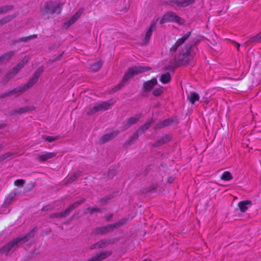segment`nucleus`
Listing matches in <instances>:
<instances>
[{
  "mask_svg": "<svg viewBox=\"0 0 261 261\" xmlns=\"http://www.w3.org/2000/svg\"><path fill=\"white\" fill-rule=\"evenodd\" d=\"M43 71V67H39L36 70L33 76L29 79L27 83L22 86L17 87L12 90L2 94L1 95L0 98H5L13 94H16L17 95H20L23 92L32 87L37 82L39 77L42 74Z\"/></svg>",
  "mask_w": 261,
  "mask_h": 261,
  "instance_id": "f257e3e1",
  "label": "nucleus"
},
{
  "mask_svg": "<svg viewBox=\"0 0 261 261\" xmlns=\"http://www.w3.org/2000/svg\"><path fill=\"white\" fill-rule=\"evenodd\" d=\"M34 236V229L29 232L27 235L17 238L9 242L3 248L2 251L6 254L14 251L19 245L31 240Z\"/></svg>",
  "mask_w": 261,
  "mask_h": 261,
  "instance_id": "f03ea898",
  "label": "nucleus"
},
{
  "mask_svg": "<svg viewBox=\"0 0 261 261\" xmlns=\"http://www.w3.org/2000/svg\"><path fill=\"white\" fill-rule=\"evenodd\" d=\"M150 69L151 68L150 67H145L144 66H134L130 68L125 74L122 82L112 89V92H115L120 89L124 85L125 83L134 75Z\"/></svg>",
  "mask_w": 261,
  "mask_h": 261,
  "instance_id": "7ed1b4c3",
  "label": "nucleus"
},
{
  "mask_svg": "<svg viewBox=\"0 0 261 261\" xmlns=\"http://www.w3.org/2000/svg\"><path fill=\"white\" fill-rule=\"evenodd\" d=\"M195 54V49L192 48V45H187L183 48L182 53L176 57V60L181 63L188 64L194 59Z\"/></svg>",
  "mask_w": 261,
  "mask_h": 261,
  "instance_id": "20e7f679",
  "label": "nucleus"
},
{
  "mask_svg": "<svg viewBox=\"0 0 261 261\" xmlns=\"http://www.w3.org/2000/svg\"><path fill=\"white\" fill-rule=\"evenodd\" d=\"M127 220V219L124 218L113 224H110L105 226L97 227L94 230V233L96 234H105L113 230L115 228H117L123 225Z\"/></svg>",
  "mask_w": 261,
  "mask_h": 261,
  "instance_id": "39448f33",
  "label": "nucleus"
},
{
  "mask_svg": "<svg viewBox=\"0 0 261 261\" xmlns=\"http://www.w3.org/2000/svg\"><path fill=\"white\" fill-rule=\"evenodd\" d=\"M168 22H175L179 24H182L185 21L178 16L175 12L168 11L166 12L160 20V24H164Z\"/></svg>",
  "mask_w": 261,
  "mask_h": 261,
  "instance_id": "423d86ee",
  "label": "nucleus"
},
{
  "mask_svg": "<svg viewBox=\"0 0 261 261\" xmlns=\"http://www.w3.org/2000/svg\"><path fill=\"white\" fill-rule=\"evenodd\" d=\"M61 11L62 7L60 4L53 2H48L45 3L42 12L44 14H53L60 13Z\"/></svg>",
  "mask_w": 261,
  "mask_h": 261,
  "instance_id": "0eeeda50",
  "label": "nucleus"
},
{
  "mask_svg": "<svg viewBox=\"0 0 261 261\" xmlns=\"http://www.w3.org/2000/svg\"><path fill=\"white\" fill-rule=\"evenodd\" d=\"M114 103V102L112 99L108 101H103L96 103L88 112V114L89 115H92L97 112L107 110Z\"/></svg>",
  "mask_w": 261,
  "mask_h": 261,
  "instance_id": "6e6552de",
  "label": "nucleus"
},
{
  "mask_svg": "<svg viewBox=\"0 0 261 261\" xmlns=\"http://www.w3.org/2000/svg\"><path fill=\"white\" fill-rule=\"evenodd\" d=\"M153 122L152 120L147 122L143 125L141 126L138 130L134 133V134L126 141L125 143L127 145H130L133 143V142L137 140L139 137V133H144L150 126L151 124Z\"/></svg>",
  "mask_w": 261,
  "mask_h": 261,
  "instance_id": "1a4fd4ad",
  "label": "nucleus"
},
{
  "mask_svg": "<svg viewBox=\"0 0 261 261\" xmlns=\"http://www.w3.org/2000/svg\"><path fill=\"white\" fill-rule=\"evenodd\" d=\"M195 0H173L169 3V4L175 9L179 7H185L193 3Z\"/></svg>",
  "mask_w": 261,
  "mask_h": 261,
  "instance_id": "9d476101",
  "label": "nucleus"
},
{
  "mask_svg": "<svg viewBox=\"0 0 261 261\" xmlns=\"http://www.w3.org/2000/svg\"><path fill=\"white\" fill-rule=\"evenodd\" d=\"M83 11V9H79L69 19L64 22V28L67 29L74 24L81 16Z\"/></svg>",
  "mask_w": 261,
  "mask_h": 261,
  "instance_id": "9b49d317",
  "label": "nucleus"
},
{
  "mask_svg": "<svg viewBox=\"0 0 261 261\" xmlns=\"http://www.w3.org/2000/svg\"><path fill=\"white\" fill-rule=\"evenodd\" d=\"M82 202L76 201L73 204L70 205L64 212L55 214L54 215L56 217H64L69 214L70 212L79 205Z\"/></svg>",
  "mask_w": 261,
  "mask_h": 261,
  "instance_id": "f8f14e48",
  "label": "nucleus"
},
{
  "mask_svg": "<svg viewBox=\"0 0 261 261\" xmlns=\"http://www.w3.org/2000/svg\"><path fill=\"white\" fill-rule=\"evenodd\" d=\"M111 254V252L109 251L102 252L93 256L87 261H101L109 256Z\"/></svg>",
  "mask_w": 261,
  "mask_h": 261,
  "instance_id": "ddd939ff",
  "label": "nucleus"
},
{
  "mask_svg": "<svg viewBox=\"0 0 261 261\" xmlns=\"http://www.w3.org/2000/svg\"><path fill=\"white\" fill-rule=\"evenodd\" d=\"M155 25L156 24H155V22H152L149 28H148V29L147 30L146 33H145L144 39L143 40V42L142 43L143 44H144V45L147 44L148 43V42L149 41L150 37L151 36V35L152 34L153 31L155 28Z\"/></svg>",
  "mask_w": 261,
  "mask_h": 261,
  "instance_id": "4468645a",
  "label": "nucleus"
},
{
  "mask_svg": "<svg viewBox=\"0 0 261 261\" xmlns=\"http://www.w3.org/2000/svg\"><path fill=\"white\" fill-rule=\"evenodd\" d=\"M111 243V240H100V241L97 242L96 243H95L91 245L90 247V249L91 250L94 249L95 248H102L103 247H107L109 244Z\"/></svg>",
  "mask_w": 261,
  "mask_h": 261,
  "instance_id": "2eb2a0df",
  "label": "nucleus"
},
{
  "mask_svg": "<svg viewBox=\"0 0 261 261\" xmlns=\"http://www.w3.org/2000/svg\"><path fill=\"white\" fill-rule=\"evenodd\" d=\"M157 84L156 78H152L151 80L144 82L143 84L144 90L146 91H150Z\"/></svg>",
  "mask_w": 261,
  "mask_h": 261,
  "instance_id": "dca6fc26",
  "label": "nucleus"
},
{
  "mask_svg": "<svg viewBox=\"0 0 261 261\" xmlns=\"http://www.w3.org/2000/svg\"><path fill=\"white\" fill-rule=\"evenodd\" d=\"M56 155V153L51 152H44L42 154L38 155L39 161L44 162L48 159H52Z\"/></svg>",
  "mask_w": 261,
  "mask_h": 261,
  "instance_id": "f3484780",
  "label": "nucleus"
},
{
  "mask_svg": "<svg viewBox=\"0 0 261 261\" xmlns=\"http://www.w3.org/2000/svg\"><path fill=\"white\" fill-rule=\"evenodd\" d=\"M13 55V51H9L0 56V64H4L7 63V62Z\"/></svg>",
  "mask_w": 261,
  "mask_h": 261,
  "instance_id": "a211bd4d",
  "label": "nucleus"
},
{
  "mask_svg": "<svg viewBox=\"0 0 261 261\" xmlns=\"http://www.w3.org/2000/svg\"><path fill=\"white\" fill-rule=\"evenodd\" d=\"M252 205L250 200L242 201L238 203V206L242 212H245Z\"/></svg>",
  "mask_w": 261,
  "mask_h": 261,
  "instance_id": "6ab92c4d",
  "label": "nucleus"
},
{
  "mask_svg": "<svg viewBox=\"0 0 261 261\" xmlns=\"http://www.w3.org/2000/svg\"><path fill=\"white\" fill-rule=\"evenodd\" d=\"M138 116L132 117L126 120L124 122V125L126 128H128L132 125L136 123L139 119Z\"/></svg>",
  "mask_w": 261,
  "mask_h": 261,
  "instance_id": "aec40b11",
  "label": "nucleus"
},
{
  "mask_svg": "<svg viewBox=\"0 0 261 261\" xmlns=\"http://www.w3.org/2000/svg\"><path fill=\"white\" fill-rule=\"evenodd\" d=\"M116 134L113 132L103 135L100 139V143L103 144L111 140L116 136Z\"/></svg>",
  "mask_w": 261,
  "mask_h": 261,
  "instance_id": "412c9836",
  "label": "nucleus"
},
{
  "mask_svg": "<svg viewBox=\"0 0 261 261\" xmlns=\"http://www.w3.org/2000/svg\"><path fill=\"white\" fill-rule=\"evenodd\" d=\"M188 99L192 104H194L195 101L199 100V95L195 92H192L188 95Z\"/></svg>",
  "mask_w": 261,
  "mask_h": 261,
  "instance_id": "4be33fe9",
  "label": "nucleus"
},
{
  "mask_svg": "<svg viewBox=\"0 0 261 261\" xmlns=\"http://www.w3.org/2000/svg\"><path fill=\"white\" fill-rule=\"evenodd\" d=\"M171 79V74L169 72H166L160 76V81L162 83L165 84L169 83Z\"/></svg>",
  "mask_w": 261,
  "mask_h": 261,
  "instance_id": "5701e85b",
  "label": "nucleus"
},
{
  "mask_svg": "<svg viewBox=\"0 0 261 261\" xmlns=\"http://www.w3.org/2000/svg\"><path fill=\"white\" fill-rule=\"evenodd\" d=\"M21 67V66H15L14 68L13 71L12 73L11 72L8 73L7 74L6 78L4 79V81H5L4 84H6V83H7L9 81L10 78H11V77L15 75L18 72V71L20 69Z\"/></svg>",
  "mask_w": 261,
  "mask_h": 261,
  "instance_id": "b1692460",
  "label": "nucleus"
},
{
  "mask_svg": "<svg viewBox=\"0 0 261 261\" xmlns=\"http://www.w3.org/2000/svg\"><path fill=\"white\" fill-rule=\"evenodd\" d=\"M169 140L170 139L168 136L163 137V138L156 141L153 144V146L154 147H159L162 144L168 142Z\"/></svg>",
  "mask_w": 261,
  "mask_h": 261,
  "instance_id": "393cba45",
  "label": "nucleus"
},
{
  "mask_svg": "<svg viewBox=\"0 0 261 261\" xmlns=\"http://www.w3.org/2000/svg\"><path fill=\"white\" fill-rule=\"evenodd\" d=\"M221 179L224 181H229L232 179V176L229 171H225L222 174Z\"/></svg>",
  "mask_w": 261,
  "mask_h": 261,
  "instance_id": "a878e982",
  "label": "nucleus"
},
{
  "mask_svg": "<svg viewBox=\"0 0 261 261\" xmlns=\"http://www.w3.org/2000/svg\"><path fill=\"white\" fill-rule=\"evenodd\" d=\"M16 195L17 193L15 191V190L11 192L6 197L5 199V202L10 203L11 202V201L15 198Z\"/></svg>",
  "mask_w": 261,
  "mask_h": 261,
  "instance_id": "bb28decb",
  "label": "nucleus"
},
{
  "mask_svg": "<svg viewBox=\"0 0 261 261\" xmlns=\"http://www.w3.org/2000/svg\"><path fill=\"white\" fill-rule=\"evenodd\" d=\"M42 138L44 140L47 141L49 142H54V141L59 139L60 138V136H48L44 135V136H43Z\"/></svg>",
  "mask_w": 261,
  "mask_h": 261,
  "instance_id": "cd10ccee",
  "label": "nucleus"
},
{
  "mask_svg": "<svg viewBox=\"0 0 261 261\" xmlns=\"http://www.w3.org/2000/svg\"><path fill=\"white\" fill-rule=\"evenodd\" d=\"M191 35V32H189L187 34H185L181 38H179L177 40L178 44L181 45L185 41L190 37Z\"/></svg>",
  "mask_w": 261,
  "mask_h": 261,
  "instance_id": "c85d7f7f",
  "label": "nucleus"
},
{
  "mask_svg": "<svg viewBox=\"0 0 261 261\" xmlns=\"http://www.w3.org/2000/svg\"><path fill=\"white\" fill-rule=\"evenodd\" d=\"M163 92V88L162 87L155 89L153 91V95L155 96L161 95Z\"/></svg>",
  "mask_w": 261,
  "mask_h": 261,
  "instance_id": "c756f323",
  "label": "nucleus"
},
{
  "mask_svg": "<svg viewBox=\"0 0 261 261\" xmlns=\"http://www.w3.org/2000/svg\"><path fill=\"white\" fill-rule=\"evenodd\" d=\"M82 173L80 171L75 173L72 176H71L68 179V182H71L75 180L77 178L80 177Z\"/></svg>",
  "mask_w": 261,
  "mask_h": 261,
  "instance_id": "7c9ffc66",
  "label": "nucleus"
},
{
  "mask_svg": "<svg viewBox=\"0 0 261 261\" xmlns=\"http://www.w3.org/2000/svg\"><path fill=\"white\" fill-rule=\"evenodd\" d=\"M36 37H37L36 35H31V36H29L27 37L21 38L20 39V40L21 42H28V41H30L32 39L36 38Z\"/></svg>",
  "mask_w": 261,
  "mask_h": 261,
  "instance_id": "2f4dec72",
  "label": "nucleus"
},
{
  "mask_svg": "<svg viewBox=\"0 0 261 261\" xmlns=\"http://www.w3.org/2000/svg\"><path fill=\"white\" fill-rule=\"evenodd\" d=\"M11 6H3L0 7V14L7 12L9 10L12 9Z\"/></svg>",
  "mask_w": 261,
  "mask_h": 261,
  "instance_id": "473e14b6",
  "label": "nucleus"
},
{
  "mask_svg": "<svg viewBox=\"0 0 261 261\" xmlns=\"http://www.w3.org/2000/svg\"><path fill=\"white\" fill-rule=\"evenodd\" d=\"M87 212L92 214L96 212H100V209L98 208L95 207H88L87 210Z\"/></svg>",
  "mask_w": 261,
  "mask_h": 261,
  "instance_id": "72a5a7b5",
  "label": "nucleus"
},
{
  "mask_svg": "<svg viewBox=\"0 0 261 261\" xmlns=\"http://www.w3.org/2000/svg\"><path fill=\"white\" fill-rule=\"evenodd\" d=\"M24 183V180L22 179H17L14 182V184L16 186H22Z\"/></svg>",
  "mask_w": 261,
  "mask_h": 261,
  "instance_id": "f704fd0d",
  "label": "nucleus"
},
{
  "mask_svg": "<svg viewBox=\"0 0 261 261\" xmlns=\"http://www.w3.org/2000/svg\"><path fill=\"white\" fill-rule=\"evenodd\" d=\"M181 45L180 44H178V42L176 41L175 43L170 48V50L172 52H175L177 50V48Z\"/></svg>",
  "mask_w": 261,
  "mask_h": 261,
  "instance_id": "c9c22d12",
  "label": "nucleus"
},
{
  "mask_svg": "<svg viewBox=\"0 0 261 261\" xmlns=\"http://www.w3.org/2000/svg\"><path fill=\"white\" fill-rule=\"evenodd\" d=\"M10 156V153H5L0 156V163Z\"/></svg>",
  "mask_w": 261,
  "mask_h": 261,
  "instance_id": "e433bc0d",
  "label": "nucleus"
},
{
  "mask_svg": "<svg viewBox=\"0 0 261 261\" xmlns=\"http://www.w3.org/2000/svg\"><path fill=\"white\" fill-rule=\"evenodd\" d=\"M12 19V17L10 16H8L4 18L2 20L0 21V23L3 24V23H6L8 21H9L11 19Z\"/></svg>",
  "mask_w": 261,
  "mask_h": 261,
  "instance_id": "4c0bfd02",
  "label": "nucleus"
},
{
  "mask_svg": "<svg viewBox=\"0 0 261 261\" xmlns=\"http://www.w3.org/2000/svg\"><path fill=\"white\" fill-rule=\"evenodd\" d=\"M172 122V121L170 120L169 119L165 120L162 124L163 126H168L170 124V122Z\"/></svg>",
  "mask_w": 261,
  "mask_h": 261,
  "instance_id": "58836bf2",
  "label": "nucleus"
},
{
  "mask_svg": "<svg viewBox=\"0 0 261 261\" xmlns=\"http://www.w3.org/2000/svg\"><path fill=\"white\" fill-rule=\"evenodd\" d=\"M28 110V109L27 108H21L19 109L18 111V112L19 113H22L27 112Z\"/></svg>",
  "mask_w": 261,
  "mask_h": 261,
  "instance_id": "ea45409f",
  "label": "nucleus"
},
{
  "mask_svg": "<svg viewBox=\"0 0 261 261\" xmlns=\"http://www.w3.org/2000/svg\"><path fill=\"white\" fill-rule=\"evenodd\" d=\"M93 67H94V68L92 69V70H93L94 71H97L100 68V66H93Z\"/></svg>",
  "mask_w": 261,
  "mask_h": 261,
  "instance_id": "a19ab883",
  "label": "nucleus"
},
{
  "mask_svg": "<svg viewBox=\"0 0 261 261\" xmlns=\"http://www.w3.org/2000/svg\"><path fill=\"white\" fill-rule=\"evenodd\" d=\"M234 43L235 45L236 46V47H237L238 50H239L240 44L239 43L236 42L235 41H234Z\"/></svg>",
  "mask_w": 261,
  "mask_h": 261,
  "instance_id": "79ce46f5",
  "label": "nucleus"
},
{
  "mask_svg": "<svg viewBox=\"0 0 261 261\" xmlns=\"http://www.w3.org/2000/svg\"><path fill=\"white\" fill-rule=\"evenodd\" d=\"M256 39H257V40H261V33L258 34L256 37Z\"/></svg>",
  "mask_w": 261,
  "mask_h": 261,
  "instance_id": "37998d69",
  "label": "nucleus"
},
{
  "mask_svg": "<svg viewBox=\"0 0 261 261\" xmlns=\"http://www.w3.org/2000/svg\"><path fill=\"white\" fill-rule=\"evenodd\" d=\"M112 217V215H109V216H108L106 218H107V220L109 221L111 219V218Z\"/></svg>",
  "mask_w": 261,
  "mask_h": 261,
  "instance_id": "c03bdc74",
  "label": "nucleus"
},
{
  "mask_svg": "<svg viewBox=\"0 0 261 261\" xmlns=\"http://www.w3.org/2000/svg\"><path fill=\"white\" fill-rule=\"evenodd\" d=\"M3 147H4V146H3V144H0V150H1L2 148H3Z\"/></svg>",
  "mask_w": 261,
  "mask_h": 261,
  "instance_id": "a18cd8bd",
  "label": "nucleus"
},
{
  "mask_svg": "<svg viewBox=\"0 0 261 261\" xmlns=\"http://www.w3.org/2000/svg\"><path fill=\"white\" fill-rule=\"evenodd\" d=\"M143 261H150V260H146V259H144V260H143Z\"/></svg>",
  "mask_w": 261,
  "mask_h": 261,
  "instance_id": "49530a36",
  "label": "nucleus"
}]
</instances>
